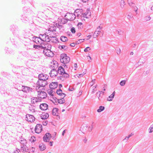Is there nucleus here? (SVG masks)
<instances>
[{
	"label": "nucleus",
	"mask_w": 153,
	"mask_h": 153,
	"mask_svg": "<svg viewBox=\"0 0 153 153\" xmlns=\"http://www.w3.org/2000/svg\"><path fill=\"white\" fill-rule=\"evenodd\" d=\"M48 92L50 95L52 97L54 96L53 94V91L51 89H49L48 90Z\"/></svg>",
	"instance_id": "obj_46"
},
{
	"label": "nucleus",
	"mask_w": 153,
	"mask_h": 153,
	"mask_svg": "<svg viewBox=\"0 0 153 153\" xmlns=\"http://www.w3.org/2000/svg\"><path fill=\"white\" fill-rule=\"evenodd\" d=\"M17 27H16L14 25H11L10 27V30L13 32V33H14V31L16 30Z\"/></svg>",
	"instance_id": "obj_36"
},
{
	"label": "nucleus",
	"mask_w": 153,
	"mask_h": 153,
	"mask_svg": "<svg viewBox=\"0 0 153 153\" xmlns=\"http://www.w3.org/2000/svg\"><path fill=\"white\" fill-rule=\"evenodd\" d=\"M97 85H96L95 86H94L92 87L93 89H92V91L91 92L92 94H94V93L95 91H96V90H95V89L97 88Z\"/></svg>",
	"instance_id": "obj_50"
},
{
	"label": "nucleus",
	"mask_w": 153,
	"mask_h": 153,
	"mask_svg": "<svg viewBox=\"0 0 153 153\" xmlns=\"http://www.w3.org/2000/svg\"><path fill=\"white\" fill-rule=\"evenodd\" d=\"M120 85L121 86H124V80L121 81L120 83Z\"/></svg>",
	"instance_id": "obj_59"
},
{
	"label": "nucleus",
	"mask_w": 153,
	"mask_h": 153,
	"mask_svg": "<svg viewBox=\"0 0 153 153\" xmlns=\"http://www.w3.org/2000/svg\"><path fill=\"white\" fill-rule=\"evenodd\" d=\"M77 26L79 29H81L83 27V25L81 22H79L77 25Z\"/></svg>",
	"instance_id": "obj_47"
},
{
	"label": "nucleus",
	"mask_w": 153,
	"mask_h": 153,
	"mask_svg": "<svg viewBox=\"0 0 153 153\" xmlns=\"http://www.w3.org/2000/svg\"><path fill=\"white\" fill-rule=\"evenodd\" d=\"M43 53L47 56L49 57H52L53 56V53L50 49H44Z\"/></svg>",
	"instance_id": "obj_10"
},
{
	"label": "nucleus",
	"mask_w": 153,
	"mask_h": 153,
	"mask_svg": "<svg viewBox=\"0 0 153 153\" xmlns=\"http://www.w3.org/2000/svg\"><path fill=\"white\" fill-rule=\"evenodd\" d=\"M51 136L49 133H46L43 137V140L45 142H48L51 138Z\"/></svg>",
	"instance_id": "obj_16"
},
{
	"label": "nucleus",
	"mask_w": 153,
	"mask_h": 153,
	"mask_svg": "<svg viewBox=\"0 0 153 153\" xmlns=\"http://www.w3.org/2000/svg\"><path fill=\"white\" fill-rule=\"evenodd\" d=\"M57 73H58V71H57L56 69H52L51 71L50 74L51 77H53L56 76L57 74Z\"/></svg>",
	"instance_id": "obj_21"
},
{
	"label": "nucleus",
	"mask_w": 153,
	"mask_h": 153,
	"mask_svg": "<svg viewBox=\"0 0 153 153\" xmlns=\"http://www.w3.org/2000/svg\"><path fill=\"white\" fill-rule=\"evenodd\" d=\"M117 53V54H120L121 50L119 48H117V49L116 50Z\"/></svg>",
	"instance_id": "obj_57"
},
{
	"label": "nucleus",
	"mask_w": 153,
	"mask_h": 153,
	"mask_svg": "<svg viewBox=\"0 0 153 153\" xmlns=\"http://www.w3.org/2000/svg\"><path fill=\"white\" fill-rule=\"evenodd\" d=\"M38 97H39L40 99H44L46 98L47 97V94L44 91H38Z\"/></svg>",
	"instance_id": "obj_9"
},
{
	"label": "nucleus",
	"mask_w": 153,
	"mask_h": 153,
	"mask_svg": "<svg viewBox=\"0 0 153 153\" xmlns=\"http://www.w3.org/2000/svg\"><path fill=\"white\" fill-rule=\"evenodd\" d=\"M23 14L21 16V19L22 22L27 23L31 20L33 16L34 13L27 7H25L23 9Z\"/></svg>",
	"instance_id": "obj_1"
},
{
	"label": "nucleus",
	"mask_w": 153,
	"mask_h": 153,
	"mask_svg": "<svg viewBox=\"0 0 153 153\" xmlns=\"http://www.w3.org/2000/svg\"><path fill=\"white\" fill-rule=\"evenodd\" d=\"M82 11V9H77L75 10L74 11V14H76V16L79 17L81 15Z\"/></svg>",
	"instance_id": "obj_25"
},
{
	"label": "nucleus",
	"mask_w": 153,
	"mask_h": 153,
	"mask_svg": "<svg viewBox=\"0 0 153 153\" xmlns=\"http://www.w3.org/2000/svg\"><path fill=\"white\" fill-rule=\"evenodd\" d=\"M49 87L52 89H54L56 88L58 86L57 82H52L49 85Z\"/></svg>",
	"instance_id": "obj_23"
},
{
	"label": "nucleus",
	"mask_w": 153,
	"mask_h": 153,
	"mask_svg": "<svg viewBox=\"0 0 153 153\" xmlns=\"http://www.w3.org/2000/svg\"><path fill=\"white\" fill-rule=\"evenodd\" d=\"M22 86V85L18 83L16 84L15 88H16L18 90L16 91V93L17 94V95H19V96H20V95L19 94V91H21V90L22 88V87H21Z\"/></svg>",
	"instance_id": "obj_20"
},
{
	"label": "nucleus",
	"mask_w": 153,
	"mask_h": 153,
	"mask_svg": "<svg viewBox=\"0 0 153 153\" xmlns=\"http://www.w3.org/2000/svg\"><path fill=\"white\" fill-rule=\"evenodd\" d=\"M71 32L73 33H75L76 31L75 28L74 27H73L71 28Z\"/></svg>",
	"instance_id": "obj_56"
},
{
	"label": "nucleus",
	"mask_w": 153,
	"mask_h": 153,
	"mask_svg": "<svg viewBox=\"0 0 153 153\" xmlns=\"http://www.w3.org/2000/svg\"><path fill=\"white\" fill-rule=\"evenodd\" d=\"M1 107L2 108V109L3 110H6V109L7 111L10 110V107H5L4 105H1Z\"/></svg>",
	"instance_id": "obj_41"
},
{
	"label": "nucleus",
	"mask_w": 153,
	"mask_h": 153,
	"mask_svg": "<svg viewBox=\"0 0 153 153\" xmlns=\"http://www.w3.org/2000/svg\"><path fill=\"white\" fill-rule=\"evenodd\" d=\"M62 77L65 78H68L69 77V74L68 73H67L65 72H64L62 74Z\"/></svg>",
	"instance_id": "obj_38"
},
{
	"label": "nucleus",
	"mask_w": 153,
	"mask_h": 153,
	"mask_svg": "<svg viewBox=\"0 0 153 153\" xmlns=\"http://www.w3.org/2000/svg\"><path fill=\"white\" fill-rule=\"evenodd\" d=\"M20 150L19 149L16 150V151L14 152L13 153H19V152H20Z\"/></svg>",
	"instance_id": "obj_64"
},
{
	"label": "nucleus",
	"mask_w": 153,
	"mask_h": 153,
	"mask_svg": "<svg viewBox=\"0 0 153 153\" xmlns=\"http://www.w3.org/2000/svg\"><path fill=\"white\" fill-rule=\"evenodd\" d=\"M19 141L20 145V149L24 152H27L28 150V148L26 146L27 143V141L22 137H20Z\"/></svg>",
	"instance_id": "obj_2"
},
{
	"label": "nucleus",
	"mask_w": 153,
	"mask_h": 153,
	"mask_svg": "<svg viewBox=\"0 0 153 153\" xmlns=\"http://www.w3.org/2000/svg\"><path fill=\"white\" fill-rule=\"evenodd\" d=\"M42 130V126L41 124H37L35 129V131L36 133L39 134L40 133Z\"/></svg>",
	"instance_id": "obj_13"
},
{
	"label": "nucleus",
	"mask_w": 153,
	"mask_h": 153,
	"mask_svg": "<svg viewBox=\"0 0 153 153\" xmlns=\"http://www.w3.org/2000/svg\"><path fill=\"white\" fill-rule=\"evenodd\" d=\"M50 66L53 69H56L58 66V63L56 61L53 60L51 62Z\"/></svg>",
	"instance_id": "obj_19"
},
{
	"label": "nucleus",
	"mask_w": 153,
	"mask_h": 153,
	"mask_svg": "<svg viewBox=\"0 0 153 153\" xmlns=\"http://www.w3.org/2000/svg\"><path fill=\"white\" fill-rule=\"evenodd\" d=\"M40 38L42 40L43 42H48L51 40L49 36L47 35L46 34H40Z\"/></svg>",
	"instance_id": "obj_8"
},
{
	"label": "nucleus",
	"mask_w": 153,
	"mask_h": 153,
	"mask_svg": "<svg viewBox=\"0 0 153 153\" xmlns=\"http://www.w3.org/2000/svg\"><path fill=\"white\" fill-rule=\"evenodd\" d=\"M58 48L60 49H62L64 50H67L68 48V46L66 45H59Z\"/></svg>",
	"instance_id": "obj_35"
},
{
	"label": "nucleus",
	"mask_w": 153,
	"mask_h": 153,
	"mask_svg": "<svg viewBox=\"0 0 153 153\" xmlns=\"http://www.w3.org/2000/svg\"><path fill=\"white\" fill-rule=\"evenodd\" d=\"M48 108V105L46 103H42L40 105V108L42 110H46Z\"/></svg>",
	"instance_id": "obj_24"
},
{
	"label": "nucleus",
	"mask_w": 153,
	"mask_h": 153,
	"mask_svg": "<svg viewBox=\"0 0 153 153\" xmlns=\"http://www.w3.org/2000/svg\"><path fill=\"white\" fill-rule=\"evenodd\" d=\"M57 71L58 73L59 74L61 75H62L64 73V72H65L64 68L61 66L59 67Z\"/></svg>",
	"instance_id": "obj_28"
},
{
	"label": "nucleus",
	"mask_w": 153,
	"mask_h": 153,
	"mask_svg": "<svg viewBox=\"0 0 153 153\" xmlns=\"http://www.w3.org/2000/svg\"><path fill=\"white\" fill-rule=\"evenodd\" d=\"M80 16L81 17V18L82 19L83 18H88L87 14L85 13H82L80 15Z\"/></svg>",
	"instance_id": "obj_48"
},
{
	"label": "nucleus",
	"mask_w": 153,
	"mask_h": 153,
	"mask_svg": "<svg viewBox=\"0 0 153 153\" xmlns=\"http://www.w3.org/2000/svg\"><path fill=\"white\" fill-rule=\"evenodd\" d=\"M70 61V58L65 53H63L60 56V61L64 64L68 63Z\"/></svg>",
	"instance_id": "obj_5"
},
{
	"label": "nucleus",
	"mask_w": 153,
	"mask_h": 153,
	"mask_svg": "<svg viewBox=\"0 0 153 153\" xmlns=\"http://www.w3.org/2000/svg\"><path fill=\"white\" fill-rule=\"evenodd\" d=\"M56 26H52L51 27H50L49 28L48 30V31H50L49 33L51 32H53V31H56ZM48 33H49L48 32Z\"/></svg>",
	"instance_id": "obj_32"
},
{
	"label": "nucleus",
	"mask_w": 153,
	"mask_h": 153,
	"mask_svg": "<svg viewBox=\"0 0 153 153\" xmlns=\"http://www.w3.org/2000/svg\"><path fill=\"white\" fill-rule=\"evenodd\" d=\"M105 109V107L104 106H102L99 107V108L97 110V111L98 112H100L103 111Z\"/></svg>",
	"instance_id": "obj_43"
},
{
	"label": "nucleus",
	"mask_w": 153,
	"mask_h": 153,
	"mask_svg": "<svg viewBox=\"0 0 153 153\" xmlns=\"http://www.w3.org/2000/svg\"><path fill=\"white\" fill-rule=\"evenodd\" d=\"M49 117V114H48L46 113L45 114V115H42L41 116V119H46L47 118H48Z\"/></svg>",
	"instance_id": "obj_39"
},
{
	"label": "nucleus",
	"mask_w": 153,
	"mask_h": 153,
	"mask_svg": "<svg viewBox=\"0 0 153 153\" xmlns=\"http://www.w3.org/2000/svg\"><path fill=\"white\" fill-rule=\"evenodd\" d=\"M48 84V82L46 80H38L37 82V85L39 86H37L36 89L37 90L39 89L40 87H44Z\"/></svg>",
	"instance_id": "obj_7"
},
{
	"label": "nucleus",
	"mask_w": 153,
	"mask_h": 153,
	"mask_svg": "<svg viewBox=\"0 0 153 153\" xmlns=\"http://www.w3.org/2000/svg\"><path fill=\"white\" fill-rule=\"evenodd\" d=\"M133 135V134H132V133H131L129 135L128 137H125V140H128V139H129V138Z\"/></svg>",
	"instance_id": "obj_55"
},
{
	"label": "nucleus",
	"mask_w": 153,
	"mask_h": 153,
	"mask_svg": "<svg viewBox=\"0 0 153 153\" xmlns=\"http://www.w3.org/2000/svg\"><path fill=\"white\" fill-rule=\"evenodd\" d=\"M22 88L21 91H23L24 92L29 93L32 91V88L29 87L22 85Z\"/></svg>",
	"instance_id": "obj_11"
},
{
	"label": "nucleus",
	"mask_w": 153,
	"mask_h": 153,
	"mask_svg": "<svg viewBox=\"0 0 153 153\" xmlns=\"http://www.w3.org/2000/svg\"><path fill=\"white\" fill-rule=\"evenodd\" d=\"M39 148L41 150L43 151L45 149L46 146L43 143H41L39 145Z\"/></svg>",
	"instance_id": "obj_33"
},
{
	"label": "nucleus",
	"mask_w": 153,
	"mask_h": 153,
	"mask_svg": "<svg viewBox=\"0 0 153 153\" xmlns=\"http://www.w3.org/2000/svg\"><path fill=\"white\" fill-rule=\"evenodd\" d=\"M148 131L149 133L153 132V124L151 125L148 129Z\"/></svg>",
	"instance_id": "obj_40"
},
{
	"label": "nucleus",
	"mask_w": 153,
	"mask_h": 153,
	"mask_svg": "<svg viewBox=\"0 0 153 153\" xmlns=\"http://www.w3.org/2000/svg\"><path fill=\"white\" fill-rule=\"evenodd\" d=\"M134 0H128V2L129 5L134 8V10L136 11L138 9L135 6V4L133 3Z\"/></svg>",
	"instance_id": "obj_18"
},
{
	"label": "nucleus",
	"mask_w": 153,
	"mask_h": 153,
	"mask_svg": "<svg viewBox=\"0 0 153 153\" xmlns=\"http://www.w3.org/2000/svg\"><path fill=\"white\" fill-rule=\"evenodd\" d=\"M48 123V121H46L45 122H43V125L44 126H46L47 125Z\"/></svg>",
	"instance_id": "obj_62"
},
{
	"label": "nucleus",
	"mask_w": 153,
	"mask_h": 153,
	"mask_svg": "<svg viewBox=\"0 0 153 153\" xmlns=\"http://www.w3.org/2000/svg\"><path fill=\"white\" fill-rule=\"evenodd\" d=\"M56 26L58 28H59V30H61L63 27L62 26V25H61L59 24H56Z\"/></svg>",
	"instance_id": "obj_49"
},
{
	"label": "nucleus",
	"mask_w": 153,
	"mask_h": 153,
	"mask_svg": "<svg viewBox=\"0 0 153 153\" xmlns=\"http://www.w3.org/2000/svg\"><path fill=\"white\" fill-rule=\"evenodd\" d=\"M95 80H96L95 79L92 80V81L89 83V85L91 86H92L95 83Z\"/></svg>",
	"instance_id": "obj_51"
},
{
	"label": "nucleus",
	"mask_w": 153,
	"mask_h": 153,
	"mask_svg": "<svg viewBox=\"0 0 153 153\" xmlns=\"http://www.w3.org/2000/svg\"><path fill=\"white\" fill-rule=\"evenodd\" d=\"M91 50V48L89 47H88L85 48L84 50V51L87 52Z\"/></svg>",
	"instance_id": "obj_53"
},
{
	"label": "nucleus",
	"mask_w": 153,
	"mask_h": 153,
	"mask_svg": "<svg viewBox=\"0 0 153 153\" xmlns=\"http://www.w3.org/2000/svg\"><path fill=\"white\" fill-rule=\"evenodd\" d=\"M85 39H79L78 41L76 42V45L79 44L83 42Z\"/></svg>",
	"instance_id": "obj_42"
},
{
	"label": "nucleus",
	"mask_w": 153,
	"mask_h": 153,
	"mask_svg": "<svg viewBox=\"0 0 153 153\" xmlns=\"http://www.w3.org/2000/svg\"><path fill=\"white\" fill-rule=\"evenodd\" d=\"M29 110L30 111H32V112H33L34 111V109L33 108L32 105H30V106H29Z\"/></svg>",
	"instance_id": "obj_52"
},
{
	"label": "nucleus",
	"mask_w": 153,
	"mask_h": 153,
	"mask_svg": "<svg viewBox=\"0 0 153 153\" xmlns=\"http://www.w3.org/2000/svg\"><path fill=\"white\" fill-rule=\"evenodd\" d=\"M93 122L92 123L91 126H88L85 124L82 125L81 127V131L83 133L88 131H91L93 128Z\"/></svg>",
	"instance_id": "obj_4"
},
{
	"label": "nucleus",
	"mask_w": 153,
	"mask_h": 153,
	"mask_svg": "<svg viewBox=\"0 0 153 153\" xmlns=\"http://www.w3.org/2000/svg\"><path fill=\"white\" fill-rule=\"evenodd\" d=\"M33 41L37 44H41L43 43L42 40L40 38V34L39 35V37H35L33 38Z\"/></svg>",
	"instance_id": "obj_17"
},
{
	"label": "nucleus",
	"mask_w": 153,
	"mask_h": 153,
	"mask_svg": "<svg viewBox=\"0 0 153 153\" xmlns=\"http://www.w3.org/2000/svg\"><path fill=\"white\" fill-rule=\"evenodd\" d=\"M56 92L57 94L61 96V97L64 98L66 96L65 94L62 93V91L60 89L57 90Z\"/></svg>",
	"instance_id": "obj_27"
},
{
	"label": "nucleus",
	"mask_w": 153,
	"mask_h": 153,
	"mask_svg": "<svg viewBox=\"0 0 153 153\" xmlns=\"http://www.w3.org/2000/svg\"><path fill=\"white\" fill-rule=\"evenodd\" d=\"M106 88H107V85L105 84L104 85H103V88H102V89L103 90V91H105Z\"/></svg>",
	"instance_id": "obj_60"
},
{
	"label": "nucleus",
	"mask_w": 153,
	"mask_h": 153,
	"mask_svg": "<svg viewBox=\"0 0 153 153\" xmlns=\"http://www.w3.org/2000/svg\"><path fill=\"white\" fill-rule=\"evenodd\" d=\"M102 26H100L97 27L96 30L101 31V29H102Z\"/></svg>",
	"instance_id": "obj_54"
},
{
	"label": "nucleus",
	"mask_w": 153,
	"mask_h": 153,
	"mask_svg": "<svg viewBox=\"0 0 153 153\" xmlns=\"http://www.w3.org/2000/svg\"><path fill=\"white\" fill-rule=\"evenodd\" d=\"M120 5L121 7L123 8L124 6V0H121L120 2Z\"/></svg>",
	"instance_id": "obj_45"
},
{
	"label": "nucleus",
	"mask_w": 153,
	"mask_h": 153,
	"mask_svg": "<svg viewBox=\"0 0 153 153\" xmlns=\"http://www.w3.org/2000/svg\"><path fill=\"white\" fill-rule=\"evenodd\" d=\"M65 101L64 98L61 97V98L59 99L57 102L60 104H61L64 103L65 102Z\"/></svg>",
	"instance_id": "obj_34"
},
{
	"label": "nucleus",
	"mask_w": 153,
	"mask_h": 153,
	"mask_svg": "<svg viewBox=\"0 0 153 153\" xmlns=\"http://www.w3.org/2000/svg\"><path fill=\"white\" fill-rule=\"evenodd\" d=\"M58 109L57 108H54L52 111V113L53 115L58 116L57 111Z\"/></svg>",
	"instance_id": "obj_29"
},
{
	"label": "nucleus",
	"mask_w": 153,
	"mask_h": 153,
	"mask_svg": "<svg viewBox=\"0 0 153 153\" xmlns=\"http://www.w3.org/2000/svg\"><path fill=\"white\" fill-rule=\"evenodd\" d=\"M75 44H76V43H72L70 44V46L71 47H74L75 46Z\"/></svg>",
	"instance_id": "obj_63"
},
{
	"label": "nucleus",
	"mask_w": 153,
	"mask_h": 153,
	"mask_svg": "<svg viewBox=\"0 0 153 153\" xmlns=\"http://www.w3.org/2000/svg\"><path fill=\"white\" fill-rule=\"evenodd\" d=\"M6 119L7 120V121H6V122H5L6 124L7 125V124H9V118H6Z\"/></svg>",
	"instance_id": "obj_61"
},
{
	"label": "nucleus",
	"mask_w": 153,
	"mask_h": 153,
	"mask_svg": "<svg viewBox=\"0 0 153 153\" xmlns=\"http://www.w3.org/2000/svg\"><path fill=\"white\" fill-rule=\"evenodd\" d=\"M36 140V137L34 136H31L30 139V141L32 143H34Z\"/></svg>",
	"instance_id": "obj_44"
},
{
	"label": "nucleus",
	"mask_w": 153,
	"mask_h": 153,
	"mask_svg": "<svg viewBox=\"0 0 153 153\" xmlns=\"http://www.w3.org/2000/svg\"><path fill=\"white\" fill-rule=\"evenodd\" d=\"M104 92L102 91H98L97 92L96 94L99 100L101 101L102 100L104 94Z\"/></svg>",
	"instance_id": "obj_14"
},
{
	"label": "nucleus",
	"mask_w": 153,
	"mask_h": 153,
	"mask_svg": "<svg viewBox=\"0 0 153 153\" xmlns=\"http://www.w3.org/2000/svg\"><path fill=\"white\" fill-rule=\"evenodd\" d=\"M35 118L32 115L27 114L26 115V120L29 122H33L35 120Z\"/></svg>",
	"instance_id": "obj_15"
},
{
	"label": "nucleus",
	"mask_w": 153,
	"mask_h": 153,
	"mask_svg": "<svg viewBox=\"0 0 153 153\" xmlns=\"http://www.w3.org/2000/svg\"><path fill=\"white\" fill-rule=\"evenodd\" d=\"M31 102L34 104H35V103L41 101V99H40L39 97H33L31 98Z\"/></svg>",
	"instance_id": "obj_22"
},
{
	"label": "nucleus",
	"mask_w": 153,
	"mask_h": 153,
	"mask_svg": "<svg viewBox=\"0 0 153 153\" xmlns=\"http://www.w3.org/2000/svg\"><path fill=\"white\" fill-rule=\"evenodd\" d=\"M115 92L114 91L112 94L110 95L108 97V101H111L112 100L115 95Z\"/></svg>",
	"instance_id": "obj_31"
},
{
	"label": "nucleus",
	"mask_w": 153,
	"mask_h": 153,
	"mask_svg": "<svg viewBox=\"0 0 153 153\" xmlns=\"http://www.w3.org/2000/svg\"><path fill=\"white\" fill-rule=\"evenodd\" d=\"M53 98L55 100L56 103H57L59 99H58L56 97H53Z\"/></svg>",
	"instance_id": "obj_58"
},
{
	"label": "nucleus",
	"mask_w": 153,
	"mask_h": 153,
	"mask_svg": "<svg viewBox=\"0 0 153 153\" xmlns=\"http://www.w3.org/2000/svg\"><path fill=\"white\" fill-rule=\"evenodd\" d=\"M103 31L102 32V31L95 30L93 35V38H96L100 33H101L102 35V36L103 34Z\"/></svg>",
	"instance_id": "obj_26"
},
{
	"label": "nucleus",
	"mask_w": 153,
	"mask_h": 153,
	"mask_svg": "<svg viewBox=\"0 0 153 153\" xmlns=\"http://www.w3.org/2000/svg\"><path fill=\"white\" fill-rule=\"evenodd\" d=\"M49 76L47 74L42 73L39 74L38 76L39 80H47Z\"/></svg>",
	"instance_id": "obj_12"
},
{
	"label": "nucleus",
	"mask_w": 153,
	"mask_h": 153,
	"mask_svg": "<svg viewBox=\"0 0 153 153\" xmlns=\"http://www.w3.org/2000/svg\"><path fill=\"white\" fill-rule=\"evenodd\" d=\"M76 14L73 13H67L65 16V19L67 21H73L75 18Z\"/></svg>",
	"instance_id": "obj_6"
},
{
	"label": "nucleus",
	"mask_w": 153,
	"mask_h": 153,
	"mask_svg": "<svg viewBox=\"0 0 153 153\" xmlns=\"http://www.w3.org/2000/svg\"><path fill=\"white\" fill-rule=\"evenodd\" d=\"M60 40L63 42H65L68 40V38L64 36H62L60 38Z\"/></svg>",
	"instance_id": "obj_37"
},
{
	"label": "nucleus",
	"mask_w": 153,
	"mask_h": 153,
	"mask_svg": "<svg viewBox=\"0 0 153 153\" xmlns=\"http://www.w3.org/2000/svg\"><path fill=\"white\" fill-rule=\"evenodd\" d=\"M33 48L36 49H38L39 50L42 49V50H43L44 49V47L42 45H34L33 46Z\"/></svg>",
	"instance_id": "obj_30"
},
{
	"label": "nucleus",
	"mask_w": 153,
	"mask_h": 153,
	"mask_svg": "<svg viewBox=\"0 0 153 153\" xmlns=\"http://www.w3.org/2000/svg\"><path fill=\"white\" fill-rule=\"evenodd\" d=\"M11 91L6 88L4 85H2L0 88V92L1 95L4 97L11 95Z\"/></svg>",
	"instance_id": "obj_3"
}]
</instances>
